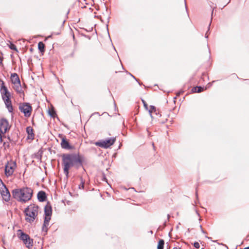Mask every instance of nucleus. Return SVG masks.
<instances>
[{
  "mask_svg": "<svg viewBox=\"0 0 249 249\" xmlns=\"http://www.w3.org/2000/svg\"><path fill=\"white\" fill-rule=\"evenodd\" d=\"M62 165L63 167L64 173L68 178L69 176V170L75 165L78 163L82 165L80 159L73 154H64L62 156Z\"/></svg>",
  "mask_w": 249,
  "mask_h": 249,
  "instance_id": "obj_1",
  "label": "nucleus"
},
{
  "mask_svg": "<svg viewBox=\"0 0 249 249\" xmlns=\"http://www.w3.org/2000/svg\"><path fill=\"white\" fill-rule=\"evenodd\" d=\"M33 192L32 189L28 187L16 189L13 190L12 196L19 202H26L31 199Z\"/></svg>",
  "mask_w": 249,
  "mask_h": 249,
  "instance_id": "obj_2",
  "label": "nucleus"
},
{
  "mask_svg": "<svg viewBox=\"0 0 249 249\" xmlns=\"http://www.w3.org/2000/svg\"><path fill=\"white\" fill-rule=\"evenodd\" d=\"M0 92L2 99L4 101L8 111L10 112H12L13 111V107L11 100V93L5 86L4 82L1 79H0Z\"/></svg>",
  "mask_w": 249,
  "mask_h": 249,
  "instance_id": "obj_3",
  "label": "nucleus"
},
{
  "mask_svg": "<svg viewBox=\"0 0 249 249\" xmlns=\"http://www.w3.org/2000/svg\"><path fill=\"white\" fill-rule=\"evenodd\" d=\"M25 220L29 223L33 222L36 217L38 213V207L35 204H30L24 211Z\"/></svg>",
  "mask_w": 249,
  "mask_h": 249,
  "instance_id": "obj_4",
  "label": "nucleus"
},
{
  "mask_svg": "<svg viewBox=\"0 0 249 249\" xmlns=\"http://www.w3.org/2000/svg\"><path fill=\"white\" fill-rule=\"evenodd\" d=\"M10 81L13 85V89L20 97H23L24 96V93L22 89L20 81L18 74L16 73H11Z\"/></svg>",
  "mask_w": 249,
  "mask_h": 249,
  "instance_id": "obj_5",
  "label": "nucleus"
},
{
  "mask_svg": "<svg viewBox=\"0 0 249 249\" xmlns=\"http://www.w3.org/2000/svg\"><path fill=\"white\" fill-rule=\"evenodd\" d=\"M17 234L18 238L22 241L27 248L28 249L32 248L34 245L33 239L28 234L23 232L21 230L18 231Z\"/></svg>",
  "mask_w": 249,
  "mask_h": 249,
  "instance_id": "obj_6",
  "label": "nucleus"
},
{
  "mask_svg": "<svg viewBox=\"0 0 249 249\" xmlns=\"http://www.w3.org/2000/svg\"><path fill=\"white\" fill-rule=\"evenodd\" d=\"M17 168L16 162L13 160L7 161L5 165L4 174L7 177L11 176Z\"/></svg>",
  "mask_w": 249,
  "mask_h": 249,
  "instance_id": "obj_7",
  "label": "nucleus"
},
{
  "mask_svg": "<svg viewBox=\"0 0 249 249\" xmlns=\"http://www.w3.org/2000/svg\"><path fill=\"white\" fill-rule=\"evenodd\" d=\"M18 108L20 112L24 114L25 117H29L31 116L32 111V107L29 103H20Z\"/></svg>",
  "mask_w": 249,
  "mask_h": 249,
  "instance_id": "obj_8",
  "label": "nucleus"
},
{
  "mask_svg": "<svg viewBox=\"0 0 249 249\" xmlns=\"http://www.w3.org/2000/svg\"><path fill=\"white\" fill-rule=\"evenodd\" d=\"M0 193L2 199L6 202L10 199V194L1 179H0Z\"/></svg>",
  "mask_w": 249,
  "mask_h": 249,
  "instance_id": "obj_9",
  "label": "nucleus"
},
{
  "mask_svg": "<svg viewBox=\"0 0 249 249\" xmlns=\"http://www.w3.org/2000/svg\"><path fill=\"white\" fill-rule=\"evenodd\" d=\"M116 139L111 138L105 140H102L95 142V145L102 148H107L115 142Z\"/></svg>",
  "mask_w": 249,
  "mask_h": 249,
  "instance_id": "obj_10",
  "label": "nucleus"
},
{
  "mask_svg": "<svg viewBox=\"0 0 249 249\" xmlns=\"http://www.w3.org/2000/svg\"><path fill=\"white\" fill-rule=\"evenodd\" d=\"M10 128V125L8 121L5 119L0 120V132L2 134L5 133Z\"/></svg>",
  "mask_w": 249,
  "mask_h": 249,
  "instance_id": "obj_11",
  "label": "nucleus"
},
{
  "mask_svg": "<svg viewBox=\"0 0 249 249\" xmlns=\"http://www.w3.org/2000/svg\"><path fill=\"white\" fill-rule=\"evenodd\" d=\"M60 144L61 147L64 149L71 150L73 148V146L70 144L69 141L66 137H63L62 138Z\"/></svg>",
  "mask_w": 249,
  "mask_h": 249,
  "instance_id": "obj_12",
  "label": "nucleus"
},
{
  "mask_svg": "<svg viewBox=\"0 0 249 249\" xmlns=\"http://www.w3.org/2000/svg\"><path fill=\"white\" fill-rule=\"evenodd\" d=\"M44 220L42 227V231L43 232V235H45L47 234V205L44 206Z\"/></svg>",
  "mask_w": 249,
  "mask_h": 249,
  "instance_id": "obj_13",
  "label": "nucleus"
},
{
  "mask_svg": "<svg viewBox=\"0 0 249 249\" xmlns=\"http://www.w3.org/2000/svg\"><path fill=\"white\" fill-rule=\"evenodd\" d=\"M48 114H49L52 118L53 119L56 118L58 120L59 119L56 113V111L54 107L52 105L51 107H48Z\"/></svg>",
  "mask_w": 249,
  "mask_h": 249,
  "instance_id": "obj_14",
  "label": "nucleus"
},
{
  "mask_svg": "<svg viewBox=\"0 0 249 249\" xmlns=\"http://www.w3.org/2000/svg\"><path fill=\"white\" fill-rule=\"evenodd\" d=\"M37 197L39 201H45L47 198L46 193L43 191H40L38 192L37 195Z\"/></svg>",
  "mask_w": 249,
  "mask_h": 249,
  "instance_id": "obj_15",
  "label": "nucleus"
},
{
  "mask_svg": "<svg viewBox=\"0 0 249 249\" xmlns=\"http://www.w3.org/2000/svg\"><path fill=\"white\" fill-rule=\"evenodd\" d=\"M26 132L27 133V139L29 140H33L34 139V133L33 128L31 126H28L26 128Z\"/></svg>",
  "mask_w": 249,
  "mask_h": 249,
  "instance_id": "obj_16",
  "label": "nucleus"
},
{
  "mask_svg": "<svg viewBox=\"0 0 249 249\" xmlns=\"http://www.w3.org/2000/svg\"><path fill=\"white\" fill-rule=\"evenodd\" d=\"M148 112H149L150 116H151V117H153V116H152L153 113H155L156 115H158L156 107L154 106H150V109H149Z\"/></svg>",
  "mask_w": 249,
  "mask_h": 249,
  "instance_id": "obj_17",
  "label": "nucleus"
},
{
  "mask_svg": "<svg viewBox=\"0 0 249 249\" xmlns=\"http://www.w3.org/2000/svg\"><path fill=\"white\" fill-rule=\"evenodd\" d=\"M52 213V209L49 202L48 201V223L51 219V216Z\"/></svg>",
  "mask_w": 249,
  "mask_h": 249,
  "instance_id": "obj_18",
  "label": "nucleus"
},
{
  "mask_svg": "<svg viewBox=\"0 0 249 249\" xmlns=\"http://www.w3.org/2000/svg\"><path fill=\"white\" fill-rule=\"evenodd\" d=\"M38 48L41 53L45 52V45L42 42H39L38 43Z\"/></svg>",
  "mask_w": 249,
  "mask_h": 249,
  "instance_id": "obj_19",
  "label": "nucleus"
},
{
  "mask_svg": "<svg viewBox=\"0 0 249 249\" xmlns=\"http://www.w3.org/2000/svg\"><path fill=\"white\" fill-rule=\"evenodd\" d=\"M164 241L163 239H160L158 242V249H163Z\"/></svg>",
  "mask_w": 249,
  "mask_h": 249,
  "instance_id": "obj_20",
  "label": "nucleus"
},
{
  "mask_svg": "<svg viewBox=\"0 0 249 249\" xmlns=\"http://www.w3.org/2000/svg\"><path fill=\"white\" fill-rule=\"evenodd\" d=\"M60 34V30L59 29L58 31L55 32H52L51 35L48 36L47 38L49 39V38L52 37V36L53 35H58Z\"/></svg>",
  "mask_w": 249,
  "mask_h": 249,
  "instance_id": "obj_21",
  "label": "nucleus"
},
{
  "mask_svg": "<svg viewBox=\"0 0 249 249\" xmlns=\"http://www.w3.org/2000/svg\"><path fill=\"white\" fill-rule=\"evenodd\" d=\"M80 180H81V183L79 185V188L83 189L84 188L85 181L83 180L82 178H80Z\"/></svg>",
  "mask_w": 249,
  "mask_h": 249,
  "instance_id": "obj_22",
  "label": "nucleus"
},
{
  "mask_svg": "<svg viewBox=\"0 0 249 249\" xmlns=\"http://www.w3.org/2000/svg\"><path fill=\"white\" fill-rule=\"evenodd\" d=\"M196 88H197L196 92H197V93L201 92L203 91L204 89V88L201 87L200 86H199V87L197 86Z\"/></svg>",
  "mask_w": 249,
  "mask_h": 249,
  "instance_id": "obj_23",
  "label": "nucleus"
},
{
  "mask_svg": "<svg viewBox=\"0 0 249 249\" xmlns=\"http://www.w3.org/2000/svg\"><path fill=\"white\" fill-rule=\"evenodd\" d=\"M10 48L12 50H15L16 51H18V50H17V47L15 45L13 44H11L10 46Z\"/></svg>",
  "mask_w": 249,
  "mask_h": 249,
  "instance_id": "obj_24",
  "label": "nucleus"
},
{
  "mask_svg": "<svg viewBox=\"0 0 249 249\" xmlns=\"http://www.w3.org/2000/svg\"><path fill=\"white\" fill-rule=\"evenodd\" d=\"M142 103L143 104V106L144 107V108L146 109V110H148V105L146 104V102L144 100H142Z\"/></svg>",
  "mask_w": 249,
  "mask_h": 249,
  "instance_id": "obj_25",
  "label": "nucleus"
},
{
  "mask_svg": "<svg viewBox=\"0 0 249 249\" xmlns=\"http://www.w3.org/2000/svg\"><path fill=\"white\" fill-rule=\"evenodd\" d=\"M194 246L196 248V249H199V247H200V245H199V244L198 242H196L194 243Z\"/></svg>",
  "mask_w": 249,
  "mask_h": 249,
  "instance_id": "obj_26",
  "label": "nucleus"
},
{
  "mask_svg": "<svg viewBox=\"0 0 249 249\" xmlns=\"http://www.w3.org/2000/svg\"><path fill=\"white\" fill-rule=\"evenodd\" d=\"M228 4V3H227L226 4H218V6L219 7V8L220 9H223L226 5H227V4Z\"/></svg>",
  "mask_w": 249,
  "mask_h": 249,
  "instance_id": "obj_27",
  "label": "nucleus"
},
{
  "mask_svg": "<svg viewBox=\"0 0 249 249\" xmlns=\"http://www.w3.org/2000/svg\"><path fill=\"white\" fill-rule=\"evenodd\" d=\"M3 146L5 149L9 148V143L8 142H4L3 143Z\"/></svg>",
  "mask_w": 249,
  "mask_h": 249,
  "instance_id": "obj_28",
  "label": "nucleus"
},
{
  "mask_svg": "<svg viewBox=\"0 0 249 249\" xmlns=\"http://www.w3.org/2000/svg\"><path fill=\"white\" fill-rule=\"evenodd\" d=\"M211 24V22H210V23L209 25L208 30L207 32V33H206V34H205V38H208V32H209V31L210 30V27Z\"/></svg>",
  "mask_w": 249,
  "mask_h": 249,
  "instance_id": "obj_29",
  "label": "nucleus"
},
{
  "mask_svg": "<svg viewBox=\"0 0 249 249\" xmlns=\"http://www.w3.org/2000/svg\"><path fill=\"white\" fill-rule=\"evenodd\" d=\"M102 178H103L102 180L106 181V182H107V179L104 173H103L102 175Z\"/></svg>",
  "mask_w": 249,
  "mask_h": 249,
  "instance_id": "obj_30",
  "label": "nucleus"
},
{
  "mask_svg": "<svg viewBox=\"0 0 249 249\" xmlns=\"http://www.w3.org/2000/svg\"><path fill=\"white\" fill-rule=\"evenodd\" d=\"M211 6L213 8V11H212V17H213V10L215 8H216V6H212L211 5ZM212 20V18H211V20Z\"/></svg>",
  "mask_w": 249,
  "mask_h": 249,
  "instance_id": "obj_31",
  "label": "nucleus"
},
{
  "mask_svg": "<svg viewBox=\"0 0 249 249\" xmlns=\"http://www.w3.org/2000/svg\"><path fill=\"white\" fill-rule=\"evenodd\" d=\"M192 90L193 92H196V90H197L196 87H193Z\"/></svg>",
  "mask_w": 249,
  "mask_h": 249,
  "instance_id": "obj_32",
  "label": "nucleus"
},
{
  "mask_svg": "<svg viewBox=\"0 0 249 249\" xmlns=\"http://www.w3.org/2000/svg\"><path fill=\"white\" fill-rule=\"evenodd\" d=\"M1 134L0 132V144L2 142V136H1Z\"/></svg>",
  "mask_w": 249,
  "mask_h": 249,
  "instance_id": "obj_33",
  "label": "nucleus"
},
{
  "mask_svg": "<svg viewBox=\"0 0 249 249\" xmlns=\"http://www.w3.org/2000/svg\"><path fill=\"white\" fill-rule=\"evenodd\" d=\"M200 228L201 229V231L203 233H206V232L204 231V230H203L202 229V226L201 225H200Z\"/></svg>",
  "mask_w": 249,
  "mask_h": 249,
  "instance_id": "obj_34",
  "label": "nucleus"
},
{
  "mask_svg": "<svg viewBox=\"0 0 249 249\" xmlns=\"http://www.w3.org/2000/svg\"><path fill=\"white\" fill-rule=\"evenodd\" d=\"M0 65H2V58H0Z\"/></svg>",
  "mask_w": 249,
  "mask_h": 249,
  "instance_id": "obj_35",
  "label": "nucleus"
},
{
  "mask_svg": "<svg viewBox=\"0 0 249 249\" xmlns=\"http://www.w3.org/2000/svg\"><path fill=\"white\" fill-rule=\"evenodd\" d=\"M129 74H130L132 77H133V78H134V79H135L137 81H138L137 79H136V78H135V76H133L132 74H131L130 73H129Z\"/></svg>",
  "mask_w": 249,
  "mask_h": 249,
  "instance_id": "obj_36",
  "label": "nucleus"
},
{
  "mask_svg": "<svg viewBox=\"0 0 249 249\" xmlns=\"http://www.w3.org/2000/svg\"><path fill=\"white\" fill-rule=\"evenodd\" d=\"M69 12H70V10H69L67 11V13H66V18H67V17H68V15L69 14Z\"/></svg>",
  "mask_w": 249,
  "mask_h": 249,
  "instance_id": "obj_37",
  "label": "nucleus"
},
{
  "mask_svg": "<svg viewBox=\"0 0 249 249\" xmlns=\"http://www.w3.org/2000/svg\"><path fill=\"white\" fill-rule=\"evenodd\" d=\"M185 1L184 4H185V8L187 10V4H186V1Z\"/></svg>",
  "mask_w": 249,
  "mask_h": 249,
  "instance_id": "obj_38",
  "label": "nucleus"
},
{
  "mask_svg": "<svg viewBox=\"0 0 249 249\" xmlns=\"http://www.w3.org/2000/svg\"><path fill=\"white\" fill-rule=\"evenodd\" d=\"M152 146H153V149H155V146L154 143L153 142L152 143Z\"/></svg>",
  "mask_w": 249,
  "mask_h": 249,
  "instance_id": "obj_39",
  "label": "nucleus"
},
{
  "mask_svg": "<svg viewBox=\"0 0 249 249\" xmlns=\"http://www.w3.org/2000/svg\"><path fill=\"white\" fill-rule=\"evenodd\" d=\"M170 215L168 214V215H167V217H168V219H169V218H170Z\"/></svg>",
  "mask_w": 249,
  "mask_h": 249,
  "instance_id": "obj_40",
  "label": "nucleus"
},
{
  "mask_svg": "<svg viewBox=\"0 0 249 249\" xmlns=\"http://www.w3.org/2000/svg\"><path fill=\"white\" fill-rule=\"evenodd\" d=\"M206 237L208 238V239H209L211 238V237H208L207 236H206Z\"/></svg>",
  "mask_w": 249,
  "mask_h": 249,
  "instance_id": "obj_41",
  "label": "nucleus"
},
{
  "mask_svg": "<svg viewBox=\"0 0 249 249\" xmlns=\"http://www.w3.org/2000/svg\"><path fill=\"white\" fill-rule=\"evenodd\" d=\"M65 21H66V19H64V20L63 21V24H64V23H65Z\"/></svg>",
  "mask_w": 249,
  "mask_h": 249,
  "instance_id": "obj_42",
  "label": "nucleus"
},
{
  "mask_svg": "<svg viewBox=\"0 0 249 249\" xmlns=\"http://www.w3.org/2000/svg\"><path fill=\"white\" fill-rule=\"evenodd\" d=\"M94 0L91 1V2H90V3H91V4H92V2H94Z\"/></svg>",
  "mask_w": 249,
  "mask_h": 249,
  "instance_id": "obj_43",
  "label": "nucleus"
},
{
  "mask_svg": "<svg viewBox=\"0 0 249 249\" xmlns=\"http://www.w3.org/2000/svg\"><path fill=\"white\" fill-rule=\"evenodd\" d=\"M138 83H139V84L140 85H141L142 83H140V82H138Z\"/></svg>",
  "mask_w": 249,
  "mask_h": 249,
  "instance_id": "obj_44",
  "label": "nucleus"
},
{
  "mask_svg": "<svg viewBox=\"0 0 249 249\" xmlns=\"http://www.w3.org/2000/svg\"><path fill=\"white\" fill-rule=\"evenodd\" d=\"M196 196L197 197V193H196Z\"/></svg>",
  "mask_w": 249,
  "mask_h": 249,
  "instance_id": "obj_45",
  "label": "nucleus"
}]
</instances>
